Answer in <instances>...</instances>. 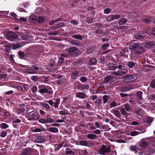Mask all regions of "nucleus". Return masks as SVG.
<instances>
[{
	"instance_id": "5701e85b",
	"label": "nucleus",
	"mask_w": 155,
	"mask_h": 155,
	"mask_svg": "<svg viewBox=\"0 0 155 155\" xmlns=\"http://www.w3.org/2000/svg\"><path fill=\"white\" fill-rule=\"evenodd\" d=\"M27 67L29 68L32 69L37 71L41 70L40 68L38 67V65L35 64L32 65L31 67L27 66Z\"/></svg>"
},
{
	"instance_id": "9b49d317",
	"label": "nucleus",
	"mask_w": 155,
	"mask_h": 155,
	"mask_svg": "<svg viewBox=\"0 0 155 155\" xmlns=\"http://www.w3.org/2000/svg\"><path fill=\"white\" fill-rule=\"evenodd\" d=\"M56 145L57 146L55 147L54 149V151H58L62 146H63V147H64L68 146V145L67 144L65 143L64 142H61L58 144H56Z\"/></svg>"
},
{
	"instance_id": "aec40b11",
	"label": "nucleus",
	"mask_w": 155,
	"mask_h": 155,
	"mask_svg": "<svg viewBox=\"0 0 155 155\" xmlns=\"http://www.w3.org/2000/svg\"><path fill=\"white\" fill-rule=\"evenodd\" d=\"M136 64V63H134L132 61H127L126 63V65L128 66L130 68H132L135 67Z\"/></svg>"
},
{
	"instance_id": "338daca9",
	"label": "nucleus",
	"mask_w": 155,
	"mask_h": 155,
	"mask_svg": "<svg viewBox=\"0 0 155 155\" xmlns=\"http://www.w3.org/2000/svg\"><path fill=\"white\" fill-rule=\"evenodd\" d=\"M58 28L63 27L65 25V24L63 22L59 24H57L56 25Z\"/></svg>"
},
{
	"instance_id": "473e14b6",
	"label": "nucleus",
	"mask_w": 155,
	"mask_h": 155,
	"mask_svg": "<svg viewBox=\"0 0 155 155\" xmlns=\"http://www.w3.org/2000/svg\"><path fill=\"white\" fill-rule=\"evenodd\" d=\"M45 120L46 123H52L54 122V119L50 117L49 115L47 116V118Z\"/></svg>"
},
{
	"instance_id": "9d476101",
	"label": "nucleus",
	"mask_w": 155,
	"mask_h": 155,
	"mask_svg": "<svg viewBox=\"0 0 155 155\" xmlns=\"http://www.w3.org/2000/svg\"><path fill=\"white\" fill-rule=\"evenodd\" d=\"M134 38L137 39L142 40L144 39V34L142 31H139L134 35Z\"/></svg>"
},
{
	"instance_id": "c03bdc74",
	"label": "nucleus",
	"mask_w": 155,
	"mask_h": 155,
	"mask_svg": "<svg viewBox=\"0 0 155 155\" xmlns=\"http://www.w3.org/2000/svg\"><path fill=\"white\" fill-rule=\"evenodd\" d=\"M109 98V96L104 95L103 97V101L104 104H106Z\"/></svg>"
},
{
	"instance_id": "e2e57ef3",
	"label": "nucleus",
	"mask_w": 155,
	"mask_h": 155,
	"mask_svg": "<svg viewBox=\"0 0 155 155\" xmlns=\"http://www.w3.org/2000/svg\"><path fill=\"white\" fill-rule=\"evenodd\" d=\"M150 87L152 88H155V79H153L152 81Z\"/></svg>"
},
{
	"instance_id": "bf43d9fd",
	"label": "nucleus",
	"mask_w": 155,
	"mask_h": 155,
	"mask_svg": "<svg viewBox=\"0 0 155 155\" xmlns=\"http://www.w3.org/2000/svg\"><path fill=\"white\" fill-rule=\"evenodd\" d=\"M111 11V10L110 8H105L104 10V13L105 14H108L110 13Z\"/></svg>"
},
{
	"instance_id": "7c9ffc66",
	"label": "nucleus",
	"mask_w": 155,
	"mask_h": 155,
	"mask_svg": "<svg viewBox=\"0 0 155 155\" xmlns=\"http://www.w3.org/2000/svg\"><path fill=\"white\" fill-rule=\"evenodd\" d=\"M71 150V149L70 148H66L65 152L66 155L69 154L71 155L72 154L74 155V153Z\"/></svg>"
},
{
	"instance_id": "2eb2a0df",
	"label": "nucleus",
	"mask_w": 155,
	"mask_h": 155,
	"mask_svg": "<svg viewBox=\"0 0 155 155\" xmlns=\"http://www.w3.org/2000/svg\"><path fill=\"white\" fill-rule=\"evenodd\" d=\"M37 16L35 14H32L30 16L29 20L31 23H35L37 21Z\"/></svg>"
},
{
	"instance_id": "6e6552de",
	"label": "nucleus",
	"mask_w": 155,
	"mask_h": 155,
	"mask_svg": "<svg viewBox=\"0 0 155 155\" xmlns=\"http://www.w3.org/2000/svg\"><path fill=\"white\" fill-rule=\"evenodd\" d=\"M128 72V70L123 67L122 69L120 70L117 72L113 71V74L117 76L121 75L126 74Z\"/></svg>"
},
{
	"instance_id": "680f3d73",
	"label": "nucleus",
	"mask_w": 155,
	"mask_h": 155,
	"mask_svg": "<svg viewBox=\"0 0 155 155\" xmlns=\"http://www.w3.org/2000/svg\"><path fill=\"white\" fill-rule=\"evenodd\" d=\"M42 106L47 109H50V107L48 104L44 103L42 104Z\"/></svg>"
},
{
	"instance_id": "58836bf2",
	"label": "nucleus",
	"mask_w": 155,
	"mask_h": 155,
	"mask_svg": "<svg viewBox=\"0 0 155 155\" xmlns=\"http://www.w3.org/2000/svg\"><path fill=\"white\" fill-rule=\"evenodd\" d=\"M60 98H57L56 100V102L54 103V106L55 108H57L58 107L60 104Z\"/></svg>"
},
{
	"instance_id": "0e129e2a",
	"label": "nucleus",
	"mask_w": 155,
	"mask_h": 155,
	"mask_svg": "<svg viewBox=\"0 0 155 155\" xmlns=\"http://www.w3.org/2000/svg\"><path fill=\"white\" fill-rule=\"evenodd\" d=\"M59 114L61 115H65L68 114V112L66 110H64L62 111H60Z\"/></svg>"
},
{
	"instance_id": "ea45409f",
	"label": "nucleus",
	"mask_w": 155,
	"mask_h": 155,
	"mask_svg": "<svg viewBox=\"0 0 155 155\" xmlns=\"http://www.w3.org/2000/svg\"><path fill=\"white\" fill-rule=\"evenodd\" d=\"M80 144L81 145L87 146L88 143L87 141L85 140H82L80 141Z\"/></svg>"
},
{
	"instance_id": "09e8293b",
	"label": "nucleus",
	"mask_w": 155,
	"mask_h": 155,
	"mask_svg": "<svg viewBox=\"0 0 155 155\" xmlns=\"http://www.w3.org/2000/svg\"><path fill=\"white\" fill-rule=\"evenodd\" d=\"M113 20H116L119 19L120 17V14L117 15H112Z\"/></svg>"
},
{
	"instance_id": "20e7f679",
	"label": "nucleus",
	"mask_w": 155,
	"mask_h": 155,
	"mask_svg": "<svg viewBox=\"0 0 155 155\" xmlns=\"http://www.w3.org/2000/svg\"><path fill=\"white\" fill-rule=\"evenodd\" d=\"M51 87L50 86H44L40 89L39 92L41 94L48 93L51 94L53 93V91L51 90Z\"/></svg>"
},
{
	"instance_id": "2f4dec72",
	"label": "nucleus",
	"mask_w": 155,
	"mask_h": 155,
	"mask_svg": "<svg viewBox=\"0 0 155 155\" xmlns=\"http://www.w3.org/2000/svg\"><path fill=\"white\" fill-rule=\"evenodd\" d=\"M112 113L117 117L119 118L120 117V113L119 111L117 110H112Z\"/></svg>"
},
{
	"instance_id": "69168bd1",
	"label": "nucleus",
	"mask_w": 155,
	"mask_h": 155,
	"mask_svg": "<svg viewBox=\"0 0 155 155\" xmlns=\"http://www.w3.org/2000/svg\"><path fill=\"white\" fill-rule=\"evenodd\" d=\"M113 19L112 17V15H109L108 16L107 18V21H113Z\"/></svg>"
},
{
	"instance_id": "de8ad7c7",
	"label": "nucleus",
	"mask_w": 155,
	"mask_h": 155,
	"mask_svg": "<svg viewBox=\"0 0 155 155\" xmlns=\"http://www.w3.org/2000/svg\"><path fill=\"white\" fill-rule=\"evenodd\" d=\"M22 87L24 89V92L27 91L29 89V85L26 84H23L22 85Z\"/></svg>"
},
{
	"instance_id": "412c9836",
	"label": "nucleus",
	"mask_w": 155,
	"mask_h": 155,
	"mask_svg": "<svg viewBox=\"0 0 155 155\" xmlns=\"http://www.w3.org/2000/svg\"><path fill=\"white\" fill-rule=\"evenodd\" d=\"M97 60L96 58H92L90 60L88 64L90 65H95L97 63Z\"/></svg>"
},
{
	"instance_id": "4d7b16f0",
	"label": "nucleus",
	"mask_w": 155,
	"mask_h": 155,
	"mask_svg": "<svg viewBox=\"0 0 155 155\" xmlns=\"http://www.w3.org/2000/svg\"><path fill=\"white\" fill-rule=\"evenodd\" d=\"M140 132L137 131H133L130 133V135L132 136H134L138 135Z\"/></svg>"
},
{
	"instance_id": "b1692460",
	"label": "nucleus",
	"mask_w": 155,
	"mask_h": 155,
	"mask_svg": "<svg viewBox=\"0 0 155 155\" xmlns=\"http://www.w3.org/2000/svg\"><path fill=\"white\" fill-rule=\"evenodd\" d=\"M132 88L129 87H121L120 89V91L125 92L130 90Z\"/></svg>"
},
{
	"instance_id": "39448f33",
	"label": "nucleus",
	"mask_w": 155,
	"mask_h": 155,
	"mask_svg": "<svg viewBox=\"0 0 155 155\" xmlns=\"http://www.w3.org/2000/svg\"><path fill=\"white\" fill-rule=\"evenodd\" d=\"M115 76L113 75L107 76L104 78V83L107 85L114 84L115 82Z\"/></svg>"
},
{
	"instance_id": "c85d7f7f",
	"label": "nucleus",
	"mask_w": 155,
	"mask_h": 155,
	"mask_svg": "<svg viewBox=\"0 0 155 155\" xmlns=\"http://www.w3.org/2000/svg\"><path fill=\"white\" fill-rule=\"evenodd\" d=\"M25 71L28 74H35L36 72L33 70L32 69H25Z\"/></svg>"
},
{
	"instance_id": "4468645a",
	"label": "nucleus",
	"mask_w": 155,
	"mask_h": 155,
	"mask_svg": "<svg viewBox=\"0 0 155 155\" xmlns=\"http://www.w3.org/2000/svg\"><path fill=\"white\" fill-rule=\"evenodd\" d=\"M143 92L141 91H137L136 93V97H137V101L138 102H141L143 100L142 95Z\"/></svg>"
},
{
	"instance_id": "f704fd0d",
	"label": "nucleus",
	"mask_w": 155,
	"mask_h": 155,
	"mask_svg": "<svg viewBox=\"0 0 155 155\" xmlns=\"http://www.w3.org/2000/svg\"><path fill=\"white\" fill-rule=\"evenodd\" d=\"M128 21L127 18H121L119 21V23L120 25H122L126 23Z\"/></svg>"
},
{
	"instance_id": "6e6d98bb",
	"label": "nucleus",
	"mask_w": 155,
	"mask_h": 155,
	"mask_svg": "<svg viewBox=\"0 0 155 155\" xmlns=\"http://www.w3.org/2000/svg\"><path fill=\"white\" fill-rule=\"evenodd\" d=\"M94 49L93 48H88L86 51V53L87 54H91L93 52Z\"/></svg>"
},
{
	"instance_id": "603ef678",
	"label": "nucleus",
	"mask_w": 155,
	"mask_h": 155,
	"mask_svg": "<svg viewBox=\"0 0 155 155\" xmlns=\"http://www.w3.org/2000/svg\"><path fill=\"white\" fill-rule=\"evenodd\" d=\"M153 119L151 117H148L147 118V122L150 125Z\"/></svg>"
},
{
	"instance_id": "dca6fc26",
	"label": "nucleus",
	"mask_w": 155,
	"mask_h": 155,
	"mask_svg": "<svg viewBox=\"0 0 155 155\" xmlns=\"http://www.w3.org/2000/svg\"><path fill=\"white\" fill-rule=\"evenodd\" d=\"M71 78L74 80H75L77 77H78L79 74V71H71Z\"/></svg>"
},
{
	"instance_id": "a878e982",
	"label": "nucleus",
	"mask_w": 155,
	"mask_h": 155,
	"mask_svg": "<svg viewBox=\"0 0 155 155\" xmlns=\"http://www.w3.org/2000/svg\"><path fill=\"white\" fill-rule=\"evenodd\" d=\"M72 37L73 38L82 40L84 38V36H82L81 35H72Z\"/></svg>"
},
{
	"instance_id": "a19ab883",
	"label": "nucleus",
	"mask_w": 155,
	"mask_h": 155,
	"mask_svg": "<svg viewBox=\"0 0 155 155\" xmlns=\"http://www.w3.org/2000/svg\"><path fill=\"white\" fill-rule=\"evenodd\" d=\"M38 88L36 86H34L31 89V91L33 94H35L37 91Z\"/></svg>"
},
{
	"instance_id": "f03ea898",
	"label": "nucleus",
	"mask_w": 155,
	"mask_h": 155,
	"mask_svg": "<svg viewBox=\"0 0 155 155\" xmlns=\"http://www.w3.org/2000/svg\"><path fill=\"white\" fill-rule=\"evenodd\" d=\"M7 36L8 39L11 41H16L18 40V35L14 32L8 31Z\"/></svg>"
},
{
	"instance_id": "3c124183",
	"label": "nucleus",
	"mask_w": 155,
	"mask_h": 155,
	"mask_svg": "<svg viewBox=\"0 0 155 155\" xmlns=\"http://www.w3.org/2000/svg\"><path fill=\"white\" fill-rule=\"evenodd\" d=\"M93 19L91 18L88 17L86 20V21L88 24H91L93 22Z\"/></svg>"
},
{
	"instance_id": "5fc2aeb1",
	"label": "nucleus",
	"mask_w": 155,
	"mask_h": 155,
	"mask_svg": "<svg viewBox=\"0 0 155 155\" xmlns=\"http://www.w3.org/2000/svg\"><path fill=\"white\" fill-rule=\"evenodd\" d=\"M126 49H124L120 52L119 55L120 57H124L125 56V53Z\"/></svg>"
},
{
	"instance_id": "864d4df0",
	"label": "nucleus",
	"mask_w": 155,
	"mask_h": 155,
	"mask_svg": "<svg viewBox=\"0 0 155 155\" xmlns=\"http://www.w3.org/2000/svg\"><path fill=\"white\" fill-rule=\"evenodd\" d=\"M9 15L12 16L15 20L18 19L17 18V15L15 12H13L10 13Z\"/></svg>"
},
{
	"instance_id": "f257e3e1",
	"label": "nucleus",
	"mask_w": 155,
	"mask_h": 155,
	"mask_svg": "<svg viewBox=\"0 0 155 155\" xmlns=\"http://www.w3.org/2000/svg\"><path fill=\"white\" fill-rule=\"evenodd\" d=\"M129 48L135 51V53L140 54L145 51L144 48L141 43L133 41L130 43Z\"/></svg>"
},
{
	"instance_id": "f8f14e48",
	"label": "nucleus",
	"mask_w": 155,
	"mask_h": 155,
	"mask_svg": "<svg viewBox=\"0 0 155 155\" xmlns=\"http://www.w3.org/2000/svg\"><path fill=\"white\" fill-rule=\"evenodd\" d=\"M76 96L78 98L83 99L88 97V96L84 92H78L76 94Z\"/></svg>"
},
{
	"instance_id": "a211bd4d",
	"label": "nucleus",
	"mask_w": 155,
	"mask_h": 155,
	"mask_svg": "<svg viewBox=\"0 0 155 155\" xmlns=\"http://www.w3.org/2000/svg\"><path fill=\"white\" fill-rule=\"evenodd\" d=\"M121 114L124 116V117L126 119H127L128 115H129V113L127 112L125 110L124 108H121L120 110Z\"/></svg>"
},
{
	"instance_id": "774afa93",
	"label": "nucleus",
	"mask_w": 155,
	"mask_h": 155,
	"mask_svg": "<svg viewBox=\"0 0 155 155\" xmlns=\"http://www.w3.org/2000/svg\"><path fill=\"white\" fill-rule=\"evenodd\" d=\"M38 122L41 123L43 124H45L46 123V120L43 118H42L40 119L39 120Z\"/></svg>"
},
{
	"instance_id": "bb28decb",
	"label": "nucleus",
	"mask_w": 155,
	"mask_h": 155,
	"mask_svg": "<svg viewBox=\"0 0 155 155\" xmlns=\"http://www.w3.org/2000/svg\"><path fill=\"white\" fill-rule=\"evenodd\" d=\"M32 152L31 148L26 149L23 151V153L25 155H30Z\"/></svg>"
},
{
	"instance_id": "cd10ccee",
	"label": "nucleus",
	"mask_w": 155,
	"mask_h": 155,
	"mask_svg": "<svg viewBox=\"0 0 155 155\" xmlns=\"http://www.w3.org/2000/svg\"><path fill=\"white\" fill-rule=\"evenodd\" d=\"M94 103L96 106L99 107L102 103V101L100 98L97 99L94 102Z\"/></svg>"
},
{
	"instance_id": "0eeeda50",
	"label": "nucleus",
	"mask_w": 155,
	"mask_h": 155,
	"mask_svg": "<svg viewBox=\"0 0 155 155\" xmlns=\"http://www.w3.org/2000/svg\"><path fill=\"white\" fill-rule=\"evenodd\" d=\"M78 50L79 49L78 48L73 46L70 47L67 50V51L69 54H71L72 53L75 52L74 55L76 57L78 56L79 55L78 52H76L77 51H78Z\"/></svg>"
},
{
	"instance_id": "7ed1b4c3",
	"label": "nucleus",
	"mask_w": 155,
	"mask_h": 155,
	"mask_svg": "<svg viewBox=\"0 0 155 155\" xmlns=\"http://www.w3.org/2000/svg\"><path fill=\"white\" fill-rule=\"evenodd\" d=\"M110 151V147L105 145H102L101 147L99 150V153L102 155H105L106 153H109Z\"/></svg>"
},
{
	"instance_id": "13d9d810",
	"label": "nucleus",
	"mask_w": 155,
	"mask_h": 155,
	"mask_svg": "<svg viewBox=\"0 0 155 155\" xmlns=\"http://www.w3.org/2000/svg\"><path fill=\"white\" fill-rule=\"evenodd\" d=\"M81 81L83 82H85L88 80L87 78L85 77H82L80 78Z\"/></svg>"
},
{
	"instance_id": "e433bc0d",
	"label": "nucleus",
	"mask_w": 155,
	"mask_h": 155,
	"mask_svg": "<svg viewBox=\"0 0 155 155\" xmlns=\"http://www.w3.org/2000/svg\"><path fill=\"white\" fill-rule=\"evenodd\" d=\"M22 46V45H21L19 43H18L15 44H13L12 45V48L13 49L15 50L21 47Z\"/></svg>"
},
{
	"instance_id": "052dcab7",
	"label": "nucleus",
	"mask_w": 155,
	"mask_h": 155,
	"mask_svg": "<svg viewBox=\"0 0 155 155\" xmlns=\"http://www.w3.org/2000/svg\"><path fill=\"white\" fill-rule=\"evenodd\" d=\"M109 46V44L108 43H106L103 44L102 45V49L104 50L106 49V48Z\"/></svg>"
},
{
	"instance_id": "f3484780",
	"label": "nucleus",
	"mask_w": 155,
	"mask_h": 155,
	"mask_svg": "<svg viewBox=\"0 0 155 155\" xmlns=\"http://www.w3.org/2000/svg\"><path fill=\"white\" fill-rule=\"evenodd\" d=\"M71 43L72 45L78 47L80 46L81 45L80 41L76 40H73L71 41Z\"/></svg>"
},
{
	"instance_id": "6ab92c4d",
	"label": "nucleus",
	"mask_w": 155,
	"mask_h": 155,
	"mask_svg": "<svg viewBox=\"0 0 155 155\" xmlns=\"http://www.w3.org/2000/svg\"><path fill=\"white\" fill-rule=\"evenodd\" d=\"M107 66L108 68L111 70H115L117 68V66L116 64L113 63H109L107 65Z\"/></svg>"
},
{
	"instance_id": "ddd939ff",
	"label": "nucleus",
	"mask_w": 155,
	"mask_h": 155,
	"mask_svg": "<svg viewBox=\"0 0 155 155\" xmlns=\"http://www.w3.org/2000/svg\"><path fill=\"white\" fill-rule=\"evenodd\" d=\"M155 46V42L153 41H150L147 42L145 45L146 48L150 49L154 48Z\"/></svg>"
},
{
	"instance_id": "a18cd8bd",
	"label": "nucleus",
	"mask_w": 155,
	"mask_h": 155,
	"mask_svg": "<svg viewBox=\"0 0 155 155\" xmlns=\"http://www.w3.org/2000/svg\"><path fill=\"white\" fill-rule=\"evenodd\" d=\"M124 107L125 109L127 111L129 112L130 111L131 108L128 104H125Z\"/></svg>"
},
{
	"instance_id": "37998d69",
	"label": "nucleus",
	"mask_w": 155,
	"mask_h": 155,
	"mask_svg": "<svg viewBox=\"0 0 155 155\" xmlns=\"http://www.w3.org/2000/svg\"><path fill=\"white\" fill-rule=\"evenodd\" d=\"M147 145V143L146 141H143L140 143V146L142 147H145Z\"/></svg>"
},
{
	"instance_id": "8fccbe9b",
	"label": "nucleus",
	"mask_w": 155,
	"mask_h": 155,
	"mask_svg": "<svg viewBox=\"0 0 155 155\" xmlns=\"http://www.w3.org/2000/svg\"><path fill=\"white\" fill-rule=\"evenodd\" d=\"M30 79L34 81H38V78L37 76L35 75L31 77Z\"/></svg>"
},
{
	"instance_id": "4c0bfd02",
	"label": "nucleus",
	"mask_w": 155,
	"mask_h": 155,
	"mask_svg": "<svg viewBox=\"0 0 155 155\" xmlns=\"http://www.w3.org/2000/svg\"><path fill=\"white\" fill-rule=\"evenodd\" d=\"M150 20V17H145L142 19L143 22L144 23H148Z\"/></svg>"
},
{
	"instance_id": "4be33fe9",
	"label": "nucleus",
	"mask_w": 155,
	"mask_h": 155,
	"mask_svg": "<svg viewBox=\"0 0 155 155\" xmlns=\"http://www.w3.org/2000/svg\"><path fill=\"white\" fill-rule=\"evenodd\" d=\"M45 18L44 16H39L37 17V21L39 23H44L45 21Z\"/></svg>"
},
{
	"instance_id": "72a5a7b5",
	"label": "nucleus",
	"mask_w": 155,
	"mask_h": 155,
	"mask_svg": "<svg viewBox=\"0 0 155 155\" xmlns=\"http://www.w3.org/2000/svg\"><path fill=\"white\" fill-rule=\"evenodd\" d=\"M39 116L37 114V113L33 116L32 117H30L29 118V120H36L39 118Z\"/></svg>"
},
{
	"instance_id": "1a4fd4ad",
	"label": "nucleus",
	"mask_w": 155,
	"mask_h": 155,
	"mask_svg": "<svg viewBox=\"0 0 155 155\" xmlns=\"http://www.w3.org/2000/svg\"><path fill=\"white\" fill-rule=\"evenodd\" d=\"M34 138V142L37 143H43L45 141V138L41 136H35Z\"/></svg>"
},
{
	"instance_id": "c756f323",
	"label": "nucleus",
	"mask_w": 155,
	"mask_h": 155,
	"mask_svg": "<svg viewBox=\"0 0 155 155\" xmlns=\"http://www.w3.org/2000/svg\"><path fill=\"white\" fill-rule=\"evenodd\" d=\"M48 130L53 133H56L58 132V130L56 127H50L48 128Z\"/></svg>"
},
{
	"instance_id": "393cba45",
	"label": "nucleus",
	"mask_w": 155,
	"mask_h": 155,
	"mask_svg": "<svg viewBox=\"0 0 155 155\" xmlns=\"http://www.w3.org/2000/svg\"><path fill=\"white\" fill-rule=\"evenodd\" d=\"M87 137L88 138L91 140L95 139L97 138V136L94 134H88Z\"/></svg>"
},
{
	"instance_id": "c9c22d12",
	"label": "nucleus",
	"mask_w": 155,
	"mask_h": 155,
	"mask_svg": "<svg viewBox=\"0 0 155 155\" xmlns=\"http://www.w3.org/2000/svg\"><path fill=\"white\" fill-rule=\"evenodd\" d=\"M25 111V108L24 107L21 108L16 110L18 114L23 113Z\"/></svg>"
},
{
	"instance_id": "423d86ee",
	"label": "nucleus",
	"mask_w": 155,
	"mask_h": 155,
	"mask_svg": "<svg viewBox=\"0 0 155 155\" xmlns=\"http://www.w3.org/2000/svg\"><path fill=\"white\" fill-rule=\"evenodd\" d=\"M123 81L125 82H128L136 80L137 78V76L134 74H130L123 78Z\"/></svg>"
},
{
	"instance_id": "79ce46f5",
	"label": "nucleus",
	"mask_w": 155,
	"mask_h": 155,
	"mask_svg": "<svg viewBox=\"0 0 155 155\" xmlns=\"http://www.w3.org/2000/svg\"><path fill=\"white\" fill-rule=\"evenodd\" d=\"M0 127L2 129H5L9 127L8 125L5 123H2L0 124Z\"/></svg>"
},
{
	"instance_id": "49530a36",
	"label": "nucleus",
	"mask_w": 155,
	"mask_h": 155,
	"mask_svg": "<svg viewBox=\"0 0 155 155\" xmlns=\"http://www.w3.org/2000/svg\"><path fill=\"white\" fill-rule=\"evenodd\" d=\"M18 54L20 58V57L23 58H24L25 56V55L24 52L21 51H19L18 52Z\"/></svg>"
}]
</instances>
